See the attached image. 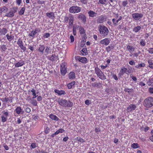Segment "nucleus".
Wrapping results in <instances>:
<instances>
[{
    "mask_svg": "<svg viewBox=\"0 0 153 153\" xmlns=\"http://www.w3.org/2000/svg\"><path fill=\"white\" fill-rule=\"evenodd\" d=\"M98 29L100 34L103 37H105L108 35L109 30L108 28L105 26L102 25H100L98 27Z\"/></svg>",
    "mask_w": 153,
    "mask_h": 153,
    "instance_id": "nucleus-1",
    "label": "nucleus"
},
{
    "mask_svg": "<svg viewBox=\"0 0 153 153\" xmlns=\"http://www.w3.org/2000/svg\"><path fill=\"white\" fill-rule=\"evenodd\" d=\"M144 106L146 108H150L153 106V97H149L145 99L143 102Z\"/></svg>",
    "mask_w": 153,
    "mask_h": 153,
    "instance_id": "nucleus-2",
    "label": "nucleus"
},
{
    "mask_svg": "<svg viewBox=\"0 0 153 153\" xmlns=\"http://www.w3.org/2000/svg\"><path fill=\"white\" fill-rule=\"evenodd\" d=\"M58 102L60 105L64 107H71L73 105V103L70 101H68L67 100L63 99L59 100Z\"/></svg>",
    "mask_w": 153,
    "mask_h": 153,
    "instance_id": "nucleus-3",
    "label": "nucleus"
},
{
    "mask_svg": "<svg viewBox=\"0 0 153 153\" xmlns=\"http://www.w3.org/2000/svg\"><path fill=\"white\" fill-rule=\"evenodd\" d=\"M64 22L67 23L68 22V25L69 26H72L73 25L74 21V17L73 15L70 14L68 16H65L64 17Z\"/></svg>",
    "mask_w": 153,
    "mask_h": 153,
    "instance_id": "nucleus-4",
    "label": "nucleus"
},
{
    "mask_svg": "<svg viewBox=\"0 0 153 153\" xmlns=\"http://www.w3.org/2000/svg\"><path fill=\"white\" fill-rule=\"evenodd\" d=\"M94 71L96 74L100 79L102 80L106 79V76L103 73L98 67H96L95 68Z\"/></svg>",
    "mask_w": 153,
    "mask_h": 153,
    "instance_id": "nucleus-5",
    "label": "nucleus"
},
{
    "mask_svg": "<svg viewBox=\"0 0 153 153\" xmlns=\"http://www.w3.org/2000/svg\"><path fill=\"white\" fill-rule=\"evenodd\" d=\"M81 11V7L77 6H71L69 9L70 12L73 13H77L80 12Z\"/></svg>",
    "mask_w": 153,
    "mask_h": 153,
    "instance_id": "nucleus-6",
    "label": "nucleus"
},
{
    "mask_svg": "<svg viewBox=\"0 0 153 153\" xmlns=\"http://www.w3.org/2000/svg\"><path fill=\"white\" fill-rule=\"evenodd\" d=\"M17 8L15 7L12 8V10H10L8 13H7L5 16L8 17H13L14 15V13L16 12Z\"/></svg>",
    "mask_w": 153,
    "mask_h": 153,
    "instance_id": "nucleus-7",
    "label": "nucleus"
},
{
    "mask_svg": "<svg viewBox=\"0 0 153 153\" xmlns=\"http://www.w3.org/2000/svg\"><path fill=\"white\" fill-rule=\"evenodd\" d=\"M8 115L9 113L8 111H3L2 114L1 116V120L2 122L4 123L7 121Z\"/></svg>",
    "mask_w": 153,
    "mask_h": 153,
    "instance_id": "nucleus-8",
    "label": "nucleus"
},
{
    "mask_svg": "<svg viewBox=\"0 0 153 153\" xmlns=\"http://www.w3.org/2000/svg\"><path fill=\"white\" fill-rule=\"evenodd\" d=\"M67 68L65 67V63H62L60 65V71L61 74L63 75H65L67 73Z\"/></svg>",
    "mask_w": 153,
    "mask_h": 153,
    "instance_id": "nucleus-9",
    "label": "nucleus"
},
{
    "mask_svg": "<svg viewBox=\"0 0 153 153\" xmlns=\"http://www.w3.org/2000/svg\"><path fill=\"white\" fill-rule=\"evenodd\" d=\"M75 59L76 60L84 64L88 62L87 59L85 57L76 56H75Z\"/></svg>",
    "mask_w": 153,
    "mask_h": 153,
    "instance_id": "nucleus-10",
    "label": "nucleus"
},
{
    "mask_svg": "<svg viewBox=\"0 0 153 153\" xmlns=\"http://www.w3.org/2000/svg\"><path fill=\"white\" fill-rule=\"evenodd\" d=\"M132 17L135 20H139L140 18H142L143 16V14L141 13H133L132 14Z\"/></svg>",
    "mask_w": 153,
    "mask_h": 153,
    "instance_id": "nucleus-11",
    "label": "nucleus"
},
{
    "mask_svg": "<svg viewBox=\"0 0 153 153\" xmlns=\"http://www.w3.org/2000/svg\"><path fill=\"white\" fill-rule=\"evenodd\" d=\"M45 48V47L44 45H40L36 50L38 54L40 55H42L44 53Z\"/></svg>",
    "mask_w": 153,
    "mask_h": 153,
    "instance_id": "nucleus-12",
    "label": "nucleus"
},
{
    "mask_svg": "<svg viewBox=\"0 0 153 153\" xmlns=\"http://www.w3.org/2000/svg\"><path fill=\"white\" fill-rule=\"evenodd\" d=\"M136 108V106L135 105L130 104L126 109L127 111L128 112H132Z\"/></svg>",
    "mask_w": 153,
    "mask_h": 153,
    "instance_id": "nucleus-13",
    "label": "nucleus"
},
{
    "mask_svg": "<svg viewBox=\"0 0 153 153\" xmlns=\"http://www.w3.org/2000/svg\"><path fill=\"white\" fill-rule=\"evenodd\" d=\"M110 39L108 38H105L102 40L100 42V43L102 45H104L106 46L108 45L110 42Z\"/></svg>",
    "mask_w": 153,
    "mask_h": 153,
    "instance_id": "nucleus-14",
    "label": "nucleus"
},
{
    "mask_svg": "<svg viewBox=\"0 0 153 153\" xmlns=\"http://www.w3.org/2000/svg\"><path fill=\"white\" fill-rule=\"evenodd\" d=\"M79 30L80 33L81 34H84L83 38L85 39L87 38L86 34L85 33V31L83 27L82 26L79 27Z\"/></svg>",
    "mask_w": 153,
    "mask_h": 153,
    "instance_id": "nucleus-15",
    "label": "nucleus"
},
{
    "mask_svg": "<svg viewBox=\"0 0 153 153\" xmlns=\"http://www.w3.org/2000/svg\"><path fill=\"white\" fill-rule=\"evenodd\" d=\"M48 58L49 59L53 62L57 61L59 59L58 55H56L55 54L49 56Z\"/></svg>",
    "mask_w": 153,
    "mask_h": 153,
    "instance_id": "nucleus-16",
    "label": "nucleus"
},
{
    "mask_svg": "<svg viewBox=\"0 0 153 153\" xmlns=\"http://www.w3.org/2000/svg\"><path fill=\"white\" fill-rule=\"evenodd\" d=\"M78 18L82 20L84 23H85L86 21V18L85 16L81 13L79 14Z\"/></svg>",
    "mask_w": 153,
    "mask_h": 153,
    "instance_id": "nucleus-17",
    "label": "nucleus"
},
{
    "mask_svg": "<svg viewBox=\"0 0 153 153\" xmlns=\"http://www.w3.org/2000/svg\"><path fill=\"white\" fill-rule=\"evenodd\" d=\"M127 69L126 68L124 67H123L120 71L118 75L120 76L123 75L125 73L127 74Z\"/></svg>",
    "mask_w": 153,
    "mask_h": 153,
    "instance_id": "nucleus-18",
    "label": "nucleus"
},
{
    "mask_svg": "<svg viewBox=\"0 0 153 153\" xmlns=\"http://www.w3.org/2000/svg\"><path fill=\"white\" fill-rule=\"evenodd\" d=\"M25 64V62L23 60H20L14 64L15 67H19L22 66Z\"/></svg>",
    "mask_w": 153,
    "mask_h": 153,
    "instance_id": "nucleus-19",
    "label": "nucleus"
},
{
    "mask_svg": "<svg viewBox=\"0 0 153 153\" xmlns=\"http://www.w3.org/2000/svg\"><path fill=\"white\" fill-rule=\"evenodd\" d=\"M13 98L11 97L8 98L7 97H6L4 98H2L1 100L3 102H7L9 101L11 103L13 102Z\"/></svg>",
    "mask_w": 153,
    "mask_h": 153,
    "instance_id": "nucleus-20",
    "label": "nucleus"
},
{
    "mask_svg": "<svg viewBox=\"0 0 153 153\" xmlns=\"http://www.w3.org/2000/svg\"><path fill=\"white\" fill-rule=\"evenodd\" d=\"M54 91L55 93L57 94L59 96L62 95H65L66 94L65 91L64 90H59L58 89H55L54 90Z\"/></svg>",
    "mask_w": 153,
    "mask_h": 153,
    "instance_id": "nucleus-21",
    "label": "nucleus"
},
{
    "mask_svg": "<svg viewBox=\"0 0 153 153\" xmlns=\"http://www.w3.org/2000/svg\"><path fill=\"white\" fill-rule=\"evenodd\" d=\"M46 15L48 17L51 19H54L55 18L54 13L53 12L47 13H46Z\"/></svg>",
    "mask_w": 153,
    "mask_h": 153,
    "instance_id": "nucleus-22",
    "label": "nucleus"
},
{
    "mask_svg": "<svg viewBox=\"0 0 153 153\" xmlns=\"http://www.w3.org/2000/svg\"><path fill=\"white\" fill-rule=\"evenodd\" d=\"M8 10V8L5 6H3L0 7V12L1 13H7Z\"/></svg>",
    "mask_w": 153,
    "mask_h": 153,
    "instance_id": "nucleus-23",
    "label": "nucleus"
},
{
    "mask_svg": "<svg viewBox=\"0 0 153 153\" xmlns=\"http://www.w3.org/2000/svg\"><path fill=\"white\" fill-rule=\"evenodd\" d=\"M82 55L84 56H86L88 54V52L87 48H85L80 51Z\"/></svg>",
    "mask_w": 153,
    "mask_h": 153,
    "instance_id": "nucleus-24",
    "label": "nucleus"
},
{
    "mask_svg": "<svg viewBox=\"0 0 153 153\" xmlns=\"http://www.w3.org/2000/svg\"><path fill=\"white\" fill-rule=\"evenodd\" d=\"M75 82L74 81H72L71 83H68L67 85L68 88L69 89H71L72 88L75 87Z\"/></svg>",
    "mask_w": 153,
    "mask_h": 153,
    "instance_id": "nucleus-25",
    "label": "nucleus"
},
{
    "mask_svg": "<svg viewBox=\"0 0 153 153\" xmlns=\"http://www.w3.org/2000/svg\"><path fill=\"white\" fill-rule=\"evenodd\" d=\"M49 117L52 120L56 121H57L59 120V119L56 115L52 114L50 115Z\"/></svg>",
    "mask_w": 153,
    "mask_h": 153,
    "instance_id": "nucleus-26",
    "label": "nucleus"
},
{
    "mask_svg": "<svg viewBox=\"0 0 153 153\" xmlns=\"http://www.w3.org/2000/svg\"><path fill=\"white\" fill-rule=\"evenodd\" d=\"M88 14L89 16L92 17H94L96 16L97 15V13L95 12L92 10H90L88 12Z\"/></svg>",
    "mask_w": 153,
    "mask_h": 153,
    "instance_id": "nucleus-27",
    "label": "nucleus"
},
{
    "mask_svg": "<svg viewBox=\"0 0 153 153\" xmlns=\"http://www.w3.org/2000/svg\"><path fill=\"white\" fill-rule=\"evenodd\" d=\"M68 75L70 79H74L75 78V73L74 72H70Z\"/></svg>",
    "mask_w": 153,
    "mask_h": 153,
    "instance_id": "nucleus-28",
    "label": "nucleus"
},
{
    "mask_svg": "<svg viewBox=\"0 0 153 153\" xmlns=\"http://www.w3.org/2000/svg\"><path fill=\"white\" fill-rule=\"evenodd\" d=\"M7 30L4 28H3L2 29H1L0 28V33L1 35H4L7 32Z\"/></svg>",
    "mask_w": 153,
    "mask_h": 153,
    "instance_id": "nucleus-29",
    "label": "nucleus"
},
{
    "mask_svg": "<svg viewBox=\"0 0 153 153\" xmlns=\"http://www.w3.org/2000/svg\"><path fill=\"white\" fill-rule=\"evenodd\" d=\"M126 48L130 53L134 51L135 50V48L129 45L127 46Z\"/></svg>",
    "mask_w": 153,
    "mask_h": 153,
    "instance_id": "nucleus-30",
    "label": "nucleus"
},
{
    "mask_svg": "<svg viewBox=\"0 0 153 153\" xmlns=\"http://www.w3.org/2000/svg\"><path fill=\"white\" fill-rule=\"evenodd\" d=\"M107 1L108 0H99L98 4H101L106 6L107 4Z\"/></svg>",
    "mask_w": 153,
    "mask_h": 153,
    "instance_id": "nucleus-31",
    "label": "nucleus"
},
{
    "mask_svg": "<svg viewBox=\"0 0 153 153\" xmlns=\"http://www.w3.org/2000/svg\"><path fill=\"white\" fill-rule=\"evenodd\" d=\"M22 109L21 107L19 106L17 107L15 109V111L18 114H19L21 113L22 112Z\"/></svg>",
    "mask_w": 153,
    "mask_h": 153,
    "instance_id": "nucleus-32",
    "label": "nucleus"
},
{
    "mask_svg": "<svg viewBox=\"0 0 153 153\" xmlns=\"http://www.w3.org/2000/svg\"><path fill=\"white\" fill-rule=\"evenodd\" d=\"M6 37H7V40L10 42L13 40L14 38V36H13L11 35H9L8 34L6 35Z\"/></svg>",
    "mask_w": 153,
    "mask_h": 153,
    "instance_id": "nucleus-33",
    "label": "nucleus"
},
{
    "mask_svg": "<svg viewBox=\"0 0 153 153\" xmlns=\"http://www.w3.org/2000/svg\"><path fill=\"white\" fill-rule=\"evenodd\" d=\"M7 49V46L5 45H3L0 47V50L2 52L5 51Z\"/></svg>",
    "mask_w": 153,
    "mask_h": 153,
    "instance_id": "nucleus-34",
    "label": "nucleus"
},
{
    "mask_svg": "<svg viewBox=\"0 0 153 153\" xmlns=\"http://www.w3.org/2000/svg\"><path fill=\"white\" fill-rule=\"evenodd\" d=\"M114 48V45H109L106 47L105 50L107 52H109L111 50L113 49Z\"/></svg>",
    "mask_w": 153,
    "mask_h": 153,
    "instance_id": "nucleus-35",
    "label": "nucleus"
},
{
    "mask_svg": "<svg viewBox=\"0 0 153 153\" xmlns=\"http://www.w3.org/2000/svg\"><path fill=\"white\" fill-rule=\"evenodd\" d=\"M141 28L140 26H137V27H135L133 29V31L135 33H137L138 32L139 30H140Z\"/></svg>",
    "mask_w": 153,
    "mask_h": 153,
    "instance_id": "nucleus-36",
    "label": "nucleus"
},
{
    "mask_svg": "<svg viewBox=\"0 0 153 153\" xmlns=\"http://www.w3.org/2000/svg\"><path fill=\"white\" fill-rule=\"evenodd\" d=\"M25 10V7H22L20 10L18 14L19 15H22L24 14Z\"/></svg>",
    "mask_w": 153,
    "mask_h": 153,
    "instance_id": "nucleus-37",
    "label": "nucleus"
},
{
    "mask_svg": "<svg viewBox=\"0 0 153 153\" xmlns=\"http://www.w3.org/2000/svg\"><path fill=\"white\" fill-rule=\"evenodd\" d=\"M31 91L32 93V95L33 96V99L36 98L38 96V95H36V91L34 88H33L31 90Z\"/></svg>",
    "mask_w": 153,
    "mask_h": 153,
    "instance_id": "nucleus-38",
    "label": "nucleus"
},
{
    "mask_svg": "<svg viewBox=\"0 0 153 153\" xmlns=\"http://www.w3.org/2000/svg\"><path fill=\"white\" fill-rule=\"evenodd\" d=\"M76 140L78 141L79 142L83 143L84 142H85V140L83 139L81 137H77L76 139Z\"/></svg>",
    "mask_w": 153,
    "mask_h": 153,
    "instance_id": "nucleus-39",
    "label": "nucleus"
},
{
    "mask_svg": "<svg viewBox=\"0 0 153 153\" xmlns=\"http://www.w3.org/2000/svg\"><path fill=\"white\" fill-rule=\"evenodd\" d=\"M131 148H133L134 149H137V148H139L140 147L139 146L138 143H133L131 144Z\"/></svg>",
    "mask_w": 153,
    "mask_h": 153,
    "instance_id": "nucleus-40",
    "label": "nucleus"
},
{
    "mask_svg": "<svg viewBox=\"0 0 153 153\" xmlns=\"http://www.w3.org/2000/svg\"><path fill=\"white\" fill-rule=\"evenodd\" d=\"M124 91L128 93L129 94L130 93H132L134 92V90L132 88H125L124 90Z\"/></svg>",
    "mask_w": 153,
    "mask_h": 153,
    "instance_id": "nucleus-41",
    "label": "nucleus"
},
{
    "mask_svg": "<svg viewBox=\"0 0 153 153\" xmlns=\"http://www.w3.org/2000/svg\"><path fill=\"white\" fill-rule=\"evenodd\" d=\"M145 66V64L144 63H141L138 64L135 66V68H139L141 67H144Z\"/></svg>",
    "mask_w": 153,
    "mask_h": 153,
    "instance_id": "nucleus-42",
    "label": "nucleus"
},
{
    "mask_svg": "<svg viewBox=\"0 0 153 153\" xmlns=\"http://www.w3.org/2000/svg\"><path fill=\"white\" fill-rule=\"evenodd\" d=\"M104 19V17L102 15L100 16L98 18V20L100 23H102L103 22Z\"/></svg>",
    "mask_w": 153,
    "mask_h": 153,
    "instance_id": "nucleus-43",
    "label": "nucleus"
},
{
    "mask_svg": "<svg viewBox=\"0 0 153 153\" xmlns=\"http://www.w3.org/2000/svg\"><path fill=\"white\" fill-rule=\"evenodd\" d=\"M17 44L19 46L23 44V41L21 38H19L17 42Z\"/></svg>",
    "mask_w": 153,
    "mask_h": 153,
    "instance_id": "nucleus-44",
    "label": "nucleus"
},
{
    "mask_svg": "<svg viewBox=\"0 0 153 153\" xmlns=\"http://www.w3.org/2000/svg\"><path fill=\"white\" fill-rule=\"evenodd\" d=\"M124 28V24L123 22H122L119 25L118 27V29L119 30L123 29Z\"/></svg>",
    "mask_w": 153,
    "mask_h": 153,
    "instance_id": "nucleus-45",
    "label": "nucleus"
},
{
    "mask_svg": "<svg viewBox=\"0 0 153 153\" xmlns=\"http://www.w3.org/2000/svg\"><path fill=\"white\" fill-rule=\"evenodd\" d=\"M50 131V128L48 126H47L45 128L44 130L45 133L47 134Z\"/></svg>",
    "mask_w": 153,
    "mask_h": 153,
    "instance_id": "nucleus-46",
    "label": "nucleus"
},
{
    "mask_svg": "<svg viewBox=\"0 0 153 153\" xmlns=\"http://www.w3.org/2000/svg\"><path fill=\"white\" fill-rule=\"evenodd\" d=\"M140 45L142 46H144L146 44L145 40L143 39H141L140 43Z\"/></svg>",
    "mask_w": 153,
    "mask_h": 153,
    "instance_id": "nucleus-47",
    "label": "nucleus"
},
{
    "mask_svg": "<svg viewBox=\"0 0 153 153\" xmlns=\"http://www.w3.org/2000/svg\"><path fill=\"white\" fill-rule=\"evenodd\" d=\"M31 103L34 106H37V102L35 100H33L31 102Z\"/></svg>",
    "mask_w": 153,
    "mask_h": 153,
    "instance_id": "nucleus-48",
    "label": "nucleus"
},
{
    "mask_svg": "<svg viewBox=\"0 0 153 153\" xmlns=\"http://www.w3.org/2000/svg\"><path fill=\"white\" fill-rule=\"evenodd\" d=\"M50 36V34L48 33H45L43 35V37L44 38H47L49 37Z\"/></svg>",
    "mask_w": 153,
    "mask_h": 153,
    "instance_id": "nucleus-49",
    "label": "nucleus"
},
{
    "mask_svg": "<svg viewBox=\"0 0 153 153\" xmlns=\"http://www.w3.org/2000/svg\"><path fill=\"white\" fill-rule=\"evenodd\" d=\"M19 47L24 52L26 50V48L24 45V44L19 46Z\"/></svg>",
    "mask_w": 153,
    "mask_h": 153,
    "instance_id": "nucleus-50",
    "label": "nucleus"
},
{
    "mask_svg": "<svg viewBox=\"0 0 153 153\" xmlns=\"http://www.w3.org/2000/svg\"><path fill=\"white\" fill-rule=\"evenodd\" d=\"M36 34L34 32V30H32L31 32L29 34L28 36L30 37H34V35Z\"/></svg>",
    "mask_w": 153,
    "mask_h": 153,
    "instance_id": "nucleus-51",
    "label": "nucleus"
},
{
    "mask_svg": "<svg viewBox=\"0 0 153 153\" xmlns=\"http://www.w3.org/2000/svg\"><path fill=\"white\" fill-rule=\"evenodd\" d=\"M36 144L35 143H32L30 146V148L31 149H34L36 148Z\"/></svg>",
    "mask_w": 153,
    "mask_h": 153,
    "instance_id": "nucleus-52",
    "label": "nucleus"
},
{
    "mask_svg": "<svg viewBox=\"0 0 153 153\" xmlns=\"http://www.w3.org/2000/svg\"><path fill=\"white\" fill-rule=\"evenodd\" d=\"M131 78L134 81H136L137 80V78L135 76H134L133 74H131L130 75Z\"/></svg>",
    "mask_w": 153,
    "mask_h": 153,
    "instance_id": "nucleus-53",
    "label": "nucleus"
},
{
    "mask_svg": "<svg viewBox=\"0 0 153 153\" xmlns=\"http://www.w3.org/2000/svg\"><path fill=\"white\" fill-rule=\"evenodd\" d=\"M101 83L94 82L92 84V85L93 87H97L99 86V85H101Z\"/></svg>",
    "mask_w": 153,
    "mask_h": 153,
    "instance_id": "nucleus-54",
    "label": "nucleus"
},
{
    "mask_svg": "<svg viewBox=\"0 0 153 153\" xmlns=\"http://www.w3.org/2000/svg\"><path fill=\"white\" fill-rule=\"evenodd\" d=\"M40 29L39 28H36L34 30V32L36 34L39 32H40Z\"/></svg>",
    "mask_w": 153,
    "mask_h": 153,
    "instance_id": "nucleus-55",
    "label": "nucleus"
},
{
    "mask_svg": "<svg viewBox=\"0 0 153 153\" xmlns=\"http://www.w3.org/2000/svg\"><path fill=\"white\" fill-rule=\"evenodd\" d=\"M33 119L35 120H36L39 119V116L37 115H33Z\"/></svg>",
    "mask_w": 153,
    "mask_h": 153,
    "instance_id": "nucleus-56",
    "label": "nucleus"
},
{
    "mask_svg": "<svg viewBox=\"0 0 153 153\" xmlns=\"http://www.w3.org/2000/svg\"><path fill=\"white\" fill-rule=\"evenodd\" d=\"M128 3L127 0H125L123 1L122 5L124 7H127V5L128 4Z\"/></svg>",
    "mask_w": 153,
    "mask_h": 153,
    "instance_id": "nucleus-57",
    "label": "nucleus"
},
{
    "mask_svg": "<svg viewBox=\"0 0 153 153\" xmlns=\"http://www.w3.org/2000/svg\"><path fill=\"white\" fill-rule=\"evenodd\" d=\"M16 3L18 6H20L22 3V0H16Z\"/></svg>",
    "mask_w": 153,
    "mask_h": 153,
    "instance_id": "nucleus-58",
    "label": "nucleus"
},
{
    "mask_svg": "<svg viewBox=\"0 0 153 153\" xmlns=\"http://www.w3.org/2000/svg\"><path fill=\"white\" fill-rule=\"evenodd\" d=\"M25 111L26 113H29L31 111V109L29 107H27L26 108Z\"/></svg>",
    "mask_w": 153,
    "mask_h": 153,
    "instance_id": "nucleus-59",
    "label": "nucleus"
},
{
    "mask_svg": "<svg viewBox=\"0 0 153 153\" xmlns=\"http://www.w3.org/2000/svg\"><path fill=\"white\" fill-rule=\"evenodd\" d=\"M95 130L97 134H98L99 132L100 131V128H96Z\"/></svg>",
    "mask_w": 153,
    "mask_h": 153,
    "instance_id": "nucleus-60",
    "label": "nucleus"
},
{
    "mask_svg": "<svg viewBox=\"0 0 153 153\" xmlns=\"http://www.w3.org/2000/svg\"><path fill=\"white\" fill-rule=\"evenodd\" d=\"M85 102V104L87 105H89L91 103V101L88 100H86Z\"/></svg>",
    "mask_w": 153,
    "mask_h": 153,
    "instance_id": "nucleus-61",
    "label": "nucleus"
},
{
    "mask_svg": "<svg viewBox=\"0 0 153 153\" xmlns=\"http://www.w3.org/2000/svg\"><path fill=\"white\" fill-rule=\"evenodd\" d=\"M149 84H148V85H150L152 83H153V78H149Z\"/></svg>",
    "mask_w": 153,
    "mask_h": 153,
    "instance_id": "nucleus-62",
    "label": "nucleus"
},
{
    "mask_svg": "<svg viewBox=\"0 0 153 153\" xmlns=\"http://www.w3.org/2000/svg\"><path fill=\"white\" fill-rule=\"evenodd\" d=\"M149 53L151 54H153V48H150L148 50Z\"/></svg>",
    "mask_w": 153,
    "mask_h": 153,
    "instance_id": "nucleus-63",
    "label": "nucleus"
},
{
    "mask_svg": "<svg viewBox=\"0 0 153 153\" xmlns=\"http://www.w3.org/2000/svg\"><path fill=\"white\" fill-rule=\"evenodd\" d=\"M149 92L151 94H153V88L150 87L148 89Z\"/></svg>",
    "mask_w": 153,
    "mask_h": 153,
    "instance_id": "nucleus-64",
    "label": "nucleus"
}]
</instances>
